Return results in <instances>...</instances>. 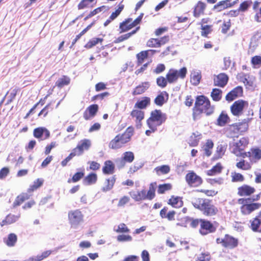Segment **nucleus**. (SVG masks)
Wrapping results in <instances>:
<instances>
[{
	"instance_id": "obj_24",
	"label": "nucleus",
	"mask_w": 261,
	"mask_h": 261,
	"mask_svg": "<svg viewBox=\"0 0 261 261\" xmlns=\"http://www.w3.org/2000/svg\"><path fill=\"white\" fill-rule=\"evenodd\" d=\"M243 94V88L240 86H237L226 94L225 100L228 102H231L236 98L242 96Z\"/></svg>"
},
{
	"instance_id": "obj_2",
	"label": "nucleus",
	"mask_w": 261,
	"mask_h": 261,
	"mask_svg": "<svg viewBox=\"0 0 261 261\" xmlns=\"http://www.w3.org/2000/svg\"><path fill=\"white\" fill-rule=\"evenodd\" d=\"M214 106H212L209 99L204 95L197 96L193 108V118L194 120L199 119L202 113L210 116L214 112Z\"/></svg>"
},
{
	"instance_id": "obj_6",
	"label": "nucleus",
	"mask_w": 261,
	"mask_h": 261,
	"mask_svg": "<svg viewBox=\"0 0 261 261\" xmlns=\"http://www.w3.org/2000/svg\"><path fill=\"white\" fill-rule=\"evenodd\" d=\"M252 120V118H247L240 122L232 123L226 128V132L230 137H238L248 130L249 123Z\"/></svg>"
},
{
	"instance_id": "obj_5",
	"label": "nucleus",
	"mask_w": 261,
	"mask_h": 261,
	"mask_svg": "<svg viewBox=\"0 0 261 261\" xmlns=\"http://www.w3.org/2000/svg\"><path fill=\"white\" fill-rule=\"evenodd\" d=\"M91 141L88 139L81 140L76 146L74 148L69 155L61 163L62 167H65L67 163L75 156H80L85 151L88 150L91 146Z\"/></svg>"
},
{
	"instance_id": "obj_33",
	"label": "nucleus",
	"mask_w": 261,
	"mask_h": 261,
	"mask_svg": "<svg viewBox=\"0 0 261 261\" xmlns=\"http://www.w3.org/2000/svg\"><path fill=\"white\" fill-rule=\"evenodd\" d=\"M206 5L202 1H198L194 7L193 10V15L195 17H199L203 15L206 9Z\"/></svg>"
},
{
	"instance_id": "obj_43",
	"label": "nucleus",
	"mask_w": 261,
	"mask_h": 261,
	"mask_svg": "<svg viewBox=\"0 0 261 261\" xmlns=\"http://www.w3.org/2000/svg\"><path fill=\"white\" fill-rule=\"evenodd\" d=\"M97 180V175L95 173H90L84 179V182L86 185L95 184Z\"/></svg>"
},
{
	"instance_id": "obj_59",
	"label": "nucleus",
	"mask_w": 261,
	"mask_h": 261,
	"mask_svg": "<svg viewBox=\"0 0 261 261\" xmlns=\"http://www.w3.org/2000/svg\"><path fill=\"white\" fill-rule=\"evenodd\" d=\"M103 39L99 38H94L89 40L85 45V47L88 49L91 48L98 43H101Z\"/></svg>"
},
{
	"instance_id": "obj_54",
	"label": "nucleus",
	"mask_w": 261,
	"mask_h": 261,
	"mask_svg": "<svg viewBox=\"0 0 261 261\" xmlns=\"http://www.w3.org/2000/svg\"><path fill=\"white\" fill-rule=\"evenodd\" d=\"M134 154L131 151H126L123 153V156L122 158V166L124 165L125 162L132 163L134 160Z\"/></svg>"
},
{
	"instance_id": "obj_41",
	"label": "nucleus",
	"mask_w": 261,
	"mask_h": 261,
	"mask_svg": "<svg viewBox=\"0 0 261 261\" xmlns=\"http://www.w3.org/2000/svg\"><path fill=\"white\" fill-rule=\"evenodd\" d=\"M140 29V27H137L135 30L127 33L126 34H123L119 36L114 41V42L115 43H119L121 42H123L128 38H129L132 35L135 34Z\"/></svg>"
},
{
	"instance_id": "obj_45",
	"label": "nucleus",
	"mask_w": 261,
	"mask_h": 261,
	"mask_svg": "<svg viewBox=\"0 0 261 261\" xmlns=\"http://www.w3.org/2000/svg\"><path fill=\"white\" fill-rule=\"evenodd\" d=\"M223 166L221 163H218L212 169L207 171V174L209 176H214L222 172Z\"/></svg>"
},
{
	"instance_id": "obj_39",
	"label": "nucleus",
	"mask_w": 261,
	"mask_h": 261,
	"mask_svg": "<svg viewBox=\"0 0 261 261\" xmlns=\"http://www.w3.org/2000/svg\"><path fill=\"white\" fill-rule=\"evenodd\" d=\"M241 159L239 162H237L236 166L238 169L244 171H248L252 168V163L248 162L244 159Z\"/></svg>"
},
{
	"instance_id": "obj_32",
	"label": "nucleus",
	"mask_w": 261,
	"mask_h": 261,
	"mask_svg": "<svg viewBox=\"0 0 261 261\" xmlns=\"http://www.w3.org/2000/svg\"><path fill=\"white\" fill-rule=\"evenodd\" d=\"M116 175L107 178L105 179L101 190L103 192H107L112 190L116 182Z\"/></svg>"
},
{
	"instance_id": "obj_53",
	"label": "nucleus",
	"mask_w": 261,
	"mask_h": 261,
	"mask_svg": "<svg viewBox=\"0 0 261 261\" xmlns=\"http://www.w3.org/2000/svg\"><path fill=\"white\" fill-rule=\"evenodd\" d=\"M95 0H81L77 5L79 10H83L86 8H92L93 5H91Z\"/></svg>"
},
{
	"instance_id": "obj_47",
	"label": "nucleus",
	"mask_w": 261,
	"mask_h": 261,
	"mask_svg": "<svg viewBox=\"0 0 261 261\" xmlns=\"http://www.w3.org/2000/svg\"><path fill=\"white\" fill-rule=\"evenodd\" d=\"M164 95H166V99L167 100L168 98V93L166 92H161L155 98L154 100V103L157 106H162L164 105V103L166 102Z\"/></svg>"
},
{
	"instance_id": "obj_23",
	"label": "nucleus",
	"mask_w": 261,
	"mask_h": 261,
	"mask_svg": "<svg viewBox=\"0 0 261 261\" xmlns=\"http://www.w3.org/2000/svg\"><path fill=\"white\" fill-rule=\"evenodd\" d=\"M231 0H223L220 1L214 6V9L217 12H221L225 9L231 8L239 3V0H234L231 2Z\"/></svg>"
},
{
	"instance_id": "obj_30",
	"label": "nucleus",
	"mask_w": 261,
	"mask_h": 261,
	"mask_svg": "<svg viewBox=\"0 0 261 261\" xmlns=\"http://www.w3.org/2000/svg\"><path fill=\"white\" fill-rule=\"evenodd\" d=\"M115 171V165L111 160H107L103 163L102 172L105 175H111Z\"/></svg>"
},
{
	"instance_id": "obj_34",
	"label": "nucleus",
	"mask_w": 261,
	"mask_h": 261,
	"mask_svg": "<svg viewBox=\"0 0 261 261\" xmlns=\"http://www.w3.org/2000/svg\"><path fill=\"white\" fill-rule=\"evenodd\" d=\"M17 240L18 238L15 233H10L3 239V242L8 247H13L16 245Z\"/></svg>"
},
{
	"instance_id": "obj_42",
	"label": "nucleus",
	"mask_w": 261,
	"mask_h": 261,
	"mask_svg": "<svg viewBox=\"0 0 261 261\" xmlns=\"http://www.w3.org/2000/svg\"><path fill=\"white\" fill-rule=\"evenodd\" d=\"M202 76L201 72L194 71L190 75V82L193 85L197 86L200 82Z\"/></svg>"
},
{
	"instance_id": "obj_28",
	"label": "nucleus",
	"mask_w": 261,
	"mask_h": 261,
	"mask_svg": "<svg viewBox=\"0 0 261 261\" xmlns=\"http://www.w3.org/2000/svg\"><path fill=\"white\" fill-rule=\"evenodd\" d=\"M230 122V118L226 111H222L216 120V125L220 127L225 126Z\"/></svg>"
},
{
	"instance_id": "obj_38",
	"label": "nucleus",
	"mask_w": 261,
	"mask_h": 261,
	"mask_svg": "<svg viewBox=\"0 0 261 261\" xmlns=\"http://www.w3.org/2000/svg\"><path fill=\"white\" fill-rule=\"evenodd\" d=\"M249 227L254 232H261V219L253 218L250 220Z\"/></svg>"
},
{
	"instance_id": "obj_50",
	"label": "nucleus",
	"mask_w": 261,
	"mask_h": 261,
	"mask_svg": "<svg viewBox=\"0 0 261 261\" xmlns=\"http://www.w3.org/2000/svg\"><path fill=\"white\" fill-rule=\"evenodd\" d=\"M158 187L157 192L159 194H163L166 192L170 191L172 188V185L170 183L160 184Z\"/></svg>"
},
{
	"instance_id": "obj_62",
	"label": "nucleus",
	"mask_w": 261,
	"mask_h": 261,
	"mask_svg": "<svg viewBox=\"0 0 261 261\" xmlns=\"http://www.w3.org/2000/svg\"><path fill=\"white\" fill-rule=\"evenodd\" d=\"M245 180L244 176L240 173L234 172L231 175L232 182H243Z\"/></svg>"
},
{
	"instance_id": "obj_36",
	"label": "nucleus",
	"mask_w": 261,
	"mask_h": 261,
	"mask_svg": "<svg viewBox=\"0 0 261 261\" xmlns=\"http://www.w3.org/2000/svg\"><path fill=\"white\" fill-rule=\"evenodd\" d=\"M20 215H15L12 214H8L0 223L1 226H4L16 222L20 218Z\"/></svg>"
},
{
	"instance_id": "obj_12",
	"label": "nucleus",
	"mask_w": 261,
	"mask_h": 261,
	"mask_svg": "<svg viewBox=\"0 0 261 261\" xmlns=\"http://www.w3.org/2000/svg\"><path fill=\"white\" fill-rule=\"evenodd\" d=\"M142 15L139 16L134 20L131 18H127L119 24L120 33L126 32L134 27L139 24L141 22Z\"/></svg>"
},
{
	"instance_id": "obj_57",
	"label": "nucleus",
	"mask_w": 261,
	"mask_h": 261,
	"mask_svg": "<svg viewBox=\"0 0 261 261\" xmlns=\"http://www.w3.org/2000/svg\"><path fill=\"white\" fill-rule=\"evenodd\" d=\"M252 4V2L251 0H247L243 2L240 5V6L238 9V11L242 12H244L247 11Z\"/></svg>"
},
{
	"instance_id": "obj_17",
	"label": "nucleus",
	"mask_w": 261,
	"mask_h": 261,
	"mask_svg": "<svg viewBox=\"0 0 261 261\" xmlns=\"http://www.w3.org/2000/svg\"><path fill=\"white\" fill-rule=\"evenodd\" d=\"M210 21L209 18H203L198 23L200 25L201 36L203 37L208 38V35L213 31V24H208Z\"/></svg>"
},
{
	"instance_id": "obj_63",
	"label": "nucleus",
	"mask_w": 261,
	"mask_h": 261,
	"mask_svg": "<svg viewBox=\"0 0 261 261\" xmlns=\"http://www.w3.org/2000/svg\"><path fill=\"white\" fill-rule=\"evenodd\" d=\"M168 83V81L166 77H165L163 76H161L156 79V84L158 86L162 88H165Z\"/></svg>"
},
{
	"instance_id": "obj_3",
	"label": "nucleus",
	"mask_w": 261,
	"mask_h": 261,
	"mask_svg": "<svg viewBox=\"0 0 261 261\" xmlns=\"http://www.w3.org/2000/svg\"><path fill=\"white\" fill-rule=\"evenodd\" d=\"M134 133L133 126L128 127L122 134L116 135L109 143V147L113 149H117L123 146L130 141Z\"/></svg>"
},
{
	"instance_id": "obj_22",
	"label": "nucleus",
	"mask_w": 261,
	"mask_h": 261,
	"mask_svg": "<svg viewBox=\"0 0 261 261\" xmlns=\"http://www.w3.org/2000/svg\"><path fill=\"white\" fill-rule=\"evenodd\" d=\"M33 136L37 139L43 140L48 139L50 136V133L46 128L38 127L34 129Z\"/></svg>"
},
{
	"instance_id": "obj_37",
	"label": "nucleus",
	"mask_w": 261,
	"mask_h": 261,
	"mask_svg": "<svg viewBox=\"0 0 261 261\" xmlns=\"http://www.w3.org/2000/svg\"><path fill=\"white\" fill-rule=\"evenodd\" d=\"M30 195L27 193H22L18 195L13 203V207H16L21 205L25 201L30 199Z\"/></svg>"
},
{
	"instance_id": "obj_44",
	"label": "nucleus",
	"mask_w": 261,
	"mask_h": 261,
	"mask_svg": "<svg viewBox=\"0 0 261 261\" xmlns=\"http://www.w3.org/2000/svg\"><path fill=\"white\" fill-rule=\"evenodd\" d=\"M148 57V51L143 50L136 55L137 65L140 66L142 64L144 60Z\"/></svg>"
},
{
	"instance_id": "obj_61",
	"label": "nucleus",
	"mask_w": 261,
	"mask_h": 261,
	"mask_svg": "<svg viewBox=\"0 0 261 261\" xmlns=\"http://www.w3.org/2000/svg\"><path fill=\"white\" fill-rule=\"evenodd\" d=\"M211 259V255L208 252H202L197 257L196 261H210Z\"/></svg>"
},
{
	"instance_id": "obj_13",
	"label": "nucleus",
	"mask_w": 261,
	"mask_h": 261,
	"mask_svg": "<svg viewBox=\"0 0 261 261\" xmlns=\"http://www.w3.org/2000/svg\"><path fill=\"white\" fill-rule=\"evenodd\" d=\"M248 102L243 99H239L235 101L230 107V112L236 117L241 116L245 108L247 107Z\"/></svg>"
},
{
	"instance_id": "obj_20",
	"label": "nucleus",
	"mask_w": 261,
	"mask_h": 261,
	"mask_svg": "<svg viewBox=\"0 0 261 261\" xmlns=\"http://www.w3.org/2000/svg\"><path fill=\"white\" fill-rule=\"evenodd\" d=\"M68 216L69 223L71 225H77L83 219V215L79 210L69 211Z\"/></svg>"
},
{
	"instance_id": "obj_4",
	"label": "nucleus",
	"mask_w": 261,
	"mask_h": 261,
	"mask_svg": "<svg viewBox=\"0 0 261 261\" xmlns=\"http://www.w3.org/2000/svg\"><path fill=\"white\" fill-rule=\"evenodd\" d=\"M156 188L157 182L154 181L149 184L147 191L143 189L136 192H130L129 194L135 201H142L145 200H151L155 197Z\"/></svg>"
},
{
	"instance_id": "obj_56",
	"label": "nucleus",
	"mask_w": 261,
	"mask_h": 261,
	"mask_svg": "<svg viewBox=\"0 0 261 261\" xmlns=\"http://www.w3.org/2000/svg\"><path fill=\"white\" fill-rule=\"evenodd\" d=\"M214 143L213 141L211 140H207L203 146V150L204 151L205 154L209 156L212 154L211 149L213 148Z\"/></svg>"
},
{
	"instance_id": "obj_8",
	"label": "nucleus",
	"mask_w": 261,
	"mask_h": 261,
	"mask_svg": "<svg viewBox=\"0 0 261 261\" xmlns=\"http://www.w3.org/2000/svg\"><path fill=\"white\" fill-rule=\"evenodd\" d=\"M167 117L165 113L161 110H154L150 112L149 117L146 120L147 125L155 128L161 125L167 120Z\"/></svg>"
},
{
	"instance_id": "obj_58",
	"label": "nucleus",
	"mask_w": 261,
	"mask_h": 261,
	"mask_svg": "<svg viewBox=\"0 0 261 261\" xmlns=\"http://www.w3.org/2000/svg\"><path fill=\"white\" fill-rule=\"evenodd\" d=\"M124 6L122 4V2L120 3L118 5V8L112 13L111 15L110 16V18L112 19L113 20L115 19L121 13V12L124 9Z\"/></svg>"
},
{
	"instance_id": "obj_52",
	"label": "nucleus",
	"mask_w": 261,
	"mask_h": 261,
	"mask_svg": "<svg viewBox=\"0 0 261 261\" xmlns=\"http://www.w3.org/2000/svg\"><path fill=\"white\" fill-rule=\"evenodd\" d=\"M53 108L51 106V102L47 103L38 113V116L44 118L46 117L49 112L52 111Z\"/></svg>"
},
{
	"instance_id": "obj_10",
	"label": "nucleus",
	"mask_w": 261,
	"mask_h": 261,
	"mask_svg": "<svg viewBox=\"0 0 261 261\" xmlns=\"http://www.w3.org/2000/svg\"><path fill=\"white\" fill-rule=\"evenodd\" d=\"M188 71L186 67H183L179 70L171 68L166 74L168 83L172 84L177 81L178 79H184L187 74Z\"/></svg>"
},
{
	"instance_id": "obj_29",
	"label": "nucleus",
	"mask_w": 261,
	"mask_h": 261,
	"mask_svg": "<svg viewBox=\"0 0 261 261\" xmlns=\"http://www.w3.org/2000/svg\"><path fill=\"white\" fill-rule=\"evenodd\" d=\"M149 86L148 82H142L133 89L132 94L134 96L142 95L148 90Z\"/></svg>"
},
{
	"instance_id": "obj_21",
	"label": "nucleus",
	"mask_w": 261,
	"mask_h": 261,
	"mask_svg": "<svg viewBox=\"0 0 261 261\" xmlns=\"http://www.w3.org/2000/svg\"><path fill=\"white\" fill-rule=\"evenodd\" d=\"M229 77L225 73H220L214 76V85L215 86L224 88L228 83Z\"/></svg>"
},
{
	"instance_id": "obj_49",
	"label": "nucleus",
	"mask_w": 261,
	"mask_h": 261,
	"mask_svg": "<svg viewBox=\"0 0 261 261\" xmlns=\"http://www.w3.org/2000/svg\"><path fill=\"white\" fill-rule=\"evenodd\" d=\"M44 180L42 178H38L35 180L33 184L31 185L28 189L29 193H31L41 187L43 184Z\"/></svg>"
},
{
	"instance_id": "obj_31",
	"label": "nucleus",
	"mask_w": 261,
	"mask_h": 261,
	"mask_svg": "<svg viewBox=\"0 0 261 261\" xmlns=\"http://www.w3.org/2000/svg\"><path fill=\"white\" fill-rule=\"evenodd\" d=\"M167 203L174 208H178L182 206L184 202L181 197L172 195L168 200Z\"/></svg>"
},
{
	"instance_id": "obj_11",
	"label": "nucleus",
	"mask_w": 261,
	"mask_h": 261,
	"mask_svg": "<svg viewBox=\"0 0 261 261\" xmlns=\"http://www.w3.org/2000/svg\"><path fill=\"white\" fill-rule=\"evenodd\" d=\"M216 243L221 244V246L225 248L232 249L238 245V240L231 236L226 234L223 238H217Z\"/></svg>"
},
{
	"instance_id": "obj_35",
	"label": "nucleus",
	"mask_w": 261,
	"mask_h": 261,
	"mask_svg": "<svg viewBox=\"0 0 261 261\" xmlns=\"http://www.w3.org/2000/svg\"><path fill=\"white\" fill-rule=\"evenodd\" d=\"M202 138V135L198 132L193 133L190 136L188 140V144L190 146H197L200 140Z\"/></svg>"
},
{
	"instance_id": "obj_51",
	"label": "nucleus",
	"mask_w": 261,
	"mask_h": 261,
	"mask_svg": "<svg viewBox=\"0 0 261 261\" xmlns=\"http://www.w3.org/2000/svg\"><path fill=\"white\" fill-rule=\"evenodd\" d=\"M106 9V6H101L100 7H97L93 10L90 11L89 13L84 18V20H87L88 19L91 18L92 17L96 15L97 14L100 13L102 11H104Z\"/></svg>"
},
{
	"instance_id": "obj_15",
	"label": "nucleus",
	"mask_w": 261,
	"mask_h": 261,
	"mask_svg": "<svg viewBox=\"0 0 261 261\" xmlns=\"http://www.w3.org/2000/svg\"><path fill=\"white\" fill-rule=\"evenodd\" d=\"M244 155V158H248L250 163L256 164L261 160V149L258 147H251Z\"/></svg>"
},
{
	"instance_id": "obj_25",
	"label": "nucleus",
	"mask_w": 261,
	"mask_h": 261,
	"mask_svg": "<svg viewBox=\"0 0 261 261\" xmlns=\"http://www.w3.org/2000/svg\"><path fill=\"white\" fill-rule=\"evenodd\" d=\"M98 109L99 107L97 104H93L88 107L83 113L84 119L88 120L93 118L96 115Z\"/></svg>"
},
{
	"instance_id": "obj_9",
	"label": "nucleus",
	"mask_w": 261,
	"mask_h": 261,
	"mask_svg": "<svg viewBox=\"0 0 261 261\" xmlns=\"http://www.w3.org/2000/svg\"><path fill=\"white\" fill-rule=\"evenodd\" d=\"M249 142V140L248 137L241 138L238 141L234 142L231 145V152L237 156L244 158V153H246L245 149L248 146Z\"/></svg>"
},
{
	"instance_id": "obj_55",
	"label": "nucleus",
	"mask_w": 261,
	"mask_h": 261,
	"mask_svg": "<svg viewBox=\"0 0 261 261\" xmlns=\"http://www.w3.org/2000/svg\"><path fill=\"white\" fill-rule=\"evenodd\" d=\"M85 173L83 171L77 172L73 174L72 177L67 180L68 183H75L80 181L84 176Z\"/></svg>"
},
{
	"instance_id": "obj_46",
	"label": "nucleus",
	"mask_w": 261,
	"mask_h": 261,
	"mask_svg": "<svg viewBox=\"0 0 261 261\" xmlns=\"http://www.w3.org/2000/svg\"><path fill=\"white\" fill-rule=\"evenodd\" d=\"M154 171L158 175H164L170 172V167L167 165L159 166L154 168Z\"/></svg>"
},
{
	"instance_id": "obj_64",
	"label": "nucleus",
	"mask_w": 261,
	"mask_h": 261,
	"mask_svg": "<svg viewBox=\"0 0 261 261\" xmlns=\"http://www.w3.org/2000/svg\"><path fill=\"white\" fill-rule=\"evenodd\" d=\"M130 199L128 196H123L121 197L117 204L119 207H123L126 204L129 202Z\"/></svg>"
},
{
	"instance_id": "obj_27",
	"label": "nucleus",
	"mask_w": 261,
	"mask_h": 261,
	"mask_svg": "<svg viewBox=\"0 0 261 261\" xmlns=\"http://www.w3.org/2000/svg\"><path fill=\"white\" fill-rule=\"evenodd\" d=\"M151 99L147 96H143L139 99L135 103L134 108L139 109L141 110L146 109L150 105Z\"/></svg>"
},
{
	"instance_id": "obj_16",
	"label": "nucleus",
	"mask_w": 261,
	"mask_h": 261,
	"mask_svg": "<svg viewBox=\"0 0 261 261\" xmlns=\"http://www.w3.org/2000/svg\"><path fill=\"white\" fill-rule=\"evenodd\" d=\"M200 221L199 231L201 235L205 236L216 231V228L210 221L204 219H200Z\"/></svg>"
},
{
	"instance_id": "obj_7",
	"label": "nucleus",
	"mask_w": 261,
	"mask_h": 261,
	"mask_svg": "<svg viewBox=\"0 0 261 261\" xmlns=\"http://www.w3.org/2000/svg\"><path fill=\"white\" fill-rule=\"evenodd\" d=\"M251 200L249 197L238 199V203L241 205L240 209L242 215H249L261 207V203L252 202Z\"/></svg>"
},
{
	"instance_id": "obj_40",
	"label": "nucleus",
	"mask_w": 261,
	"mask_h": 261,
	"mask_svg": "<svg viewBox=\"0 0 261 261\" xmlns=\"http://www.w3.org/2000/svg\"><path fill=\"white\" fill-rule=\"evenodd\" d=\"M70 79L67 75H62L55 83V86L59 88H62L65 86L68 85L70 83Z\"/></svg>"
},
{
	"instance_id": "obj_48",
	"label": "nucleus",
	"mask_w": 261,
	"mask_h": 261,
	"mask_svg": "<svg viewBox=\"0 0 261 261\" xmlns=\"http://www.w3.org/2000/svg\"><path fill=\"white\" fill-rule=\"evenodd\" d=\"M211 96L214 101H219L222 98V91L218 88H214L211 92Z\"/></svg>"
},
{
	"instance_id": "obj_14",
	"label": "nucleus",
	"mask_w": 261,
	"mask_h": 261,
	"mask_svg": "<svg viewBox=\"0 0 261 261\" xmlns=\"http://www.w3.org/2000/svg\"><path fill=\"white\" fill-rule=\"evenodd\" d=\"M185 180L188 185L192 188L198 187L203 182L202 178L193 171H189L187 173Z\"/></svg>"
},
{
	"instance_id": "obj_1",
	"label": "nucleus",
	"mask_w": 261,
	"mask_h": 261,
	"mask_svg": "<svg viewBox=\"0 0 261 261\" xmlns=\"http://www.w3.org/2000/svg\"><path fill=\"white\" fill-rule=\"evenodd\" d=\"M192 205L196 209L206 217H214L218 215L220 208L218 207L213 200L205 198H197L192 202Z\"/></svg>"
},
{
	"instance_id": "obj_26",
	"label": "nucleus",
	"mask_w": 261,
	"mask_h": 261,
	"mask_svg": "<svg viewBox=\"0 0 261 261\" xmlns=\"http://www.w3.org/2000/svg\"><path fill=\"white\" fill-rule=\"evenodd\" d=\"M176 212L174 210H169L167 206H164L160 212V216L162 219H167L169 221L175 220Z\"/></svg>"
},
{
	"instance_id": "obj_19",
	"label": "nucleus",
	"mask_w": 261,
	"mask_h": 261,
	"mask_svg": "<svg viewBox=\"0 0 261 261\" xmlns=\"http://www.w3.org/2000/svg\"><path fill=\"white\" fill-rule=\"evenodd\" d=\"M255 192V188L247 184H243L237 189V195L241 198L249 197Z\"/></svg>"
},
{
	"instance_id": "obj_18",
	"label": "nucleus",
	"mask_w": 261,
	"mask_h": 261,
	"mask_svg": "<svg viewBox=\"0 0 261 261\" xmlns=\"http://www.w3.org/2000/svg\"><path fill=\"white\" fill-rule=\"evenodd\" d=\"M130 116L135 122L136 126L140 128L142 126V121L145 118V112L139 109L134 108L130 113Z\"/></svg>"
},
{
	"instance_id": "obj_60",
	"label": "nucleus",
	"mask_w": 261,
	"mask_h": 261,
	"mask_svg": "<svg viewBox=\"0 0 261 261\" xmlns=\"http://www.w3.org/2000/svg\"><path fill=\"white\" fill-rule=\"evenodd\" d=\"M115 231L117 233H128L129 232L130 230L125 223H121L118 225L117 229H116Z\"/></svg>"
}]
</instances>
